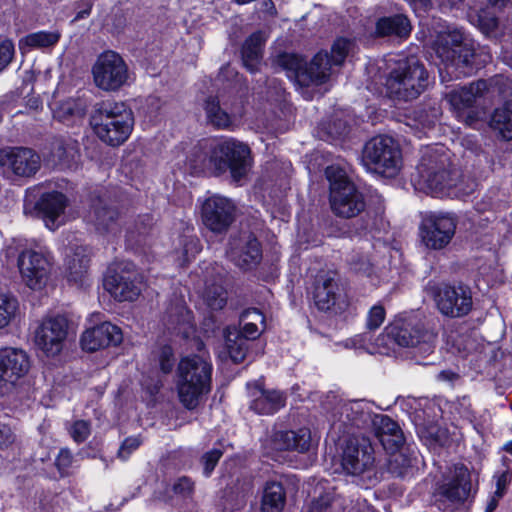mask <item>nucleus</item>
<instances>
[{
    "mask_svg": "<svg viewBox=\"0 0 512 512\" xmlns=\"http://www.w3.org/2000/svg\"><path fill=\"white\" fill-rule=\"evenodd\" d=\"M222 456V451L219 449H212L211 451L206 452L202 458L201 462L204 466V474L205 476H210L218 461Z\"/></svg>",
    "mask_w": 512,
    "mask_h": 512,
    "instance_id": "nucleus-57",
    "label": "nucleus"
},
{
    "mask_svg": "<svg viewBox=\"0 0 512 512\" xmlns=\"http://www.w3.org/2000/svg\"><path fill=\"white\" fill-rule=\"evenodd\" d=\"M470 472L464 465H455L450 479L442 486L441 493L451 502L462 503L471 494Z\"/></svg>",
    "mask_w": 512,
    "mask_h": 512,
    "instance_id": "nucleus-29",
    "label": "nucleus"
},
{
    "mask_svg": "<svg viewBox=\"0 0 512 512\" xmlns=\"http://www.w3.org/2000/svg\"><path fill=\"white\" fill-rule=\"evenodd\" d=\"M435 51L447 68H455L461 75H471L477 68L474 47L459 30L440 33Z\"/></svg>",
    "mask_w": 512,
    "mask_h": 512,
    "instance_id": "nucleus-9",
    "label": "nucleus"
},
{
    "mask_svg": "<svg viewBox=\"0 0 512 512\" xmlns=\"http://www.w3.org/2000/svg\"><path fill=\"white\" fill-rule=\"evenodd\" d=\"M341 512H377L371 505H369L366 501L357 502L356 504H352L350 502L349 505L344 503V508Z\"/></svg>",
    "mask_w": 512,
    "mask_h": 512,
    "instance_id": "nucleus-62",
    "label": "nucleus"
},
{
    "mask_svg": "<svg viewBox=\"0 0 512 512\" xmlns=\"http://www.w3.org/2000/svg\"><path fill=\"white\" fill-rule=\"evenodd\" d=\"M248 320L250 322H255L256 324L259 322L261 324H264L265 318L263 314L256 308H251L245 310L241 314V321Z\"/></svg>",
    "mask_w": 512,
    "mask_h": 512,
    "instance_id": "nucleus-64",
    "label": "nucleus"
},
{
    "mask_svg": "<svg viewBox=\"0 0 512 512\" xmlns=\"http://www.w3.org/2000/svg\"><path fill=\"white\" fill-rule=\"evenodd\" d=\"M95 85L107 92L118 91L130 80L127 63L120 54L107 50L101 53L92 66Z\"/></svg>",
    "mask_w": 512,
    "mask_h": 512,
    "instance_id": "nucleus-12",
    "label": "nucleus"
},
{
    "mask_svg": "<svg viewBox=\"0 0 512 512\" xmlns=\"http://www.w3.org/2000/svg\"><path fill=\"white\" fill-rule=\"evenodd\" d=\"M434 300L439 311L451 318L466 316L473 305L471 288L463 283L436 286Z\"/></svg>",
    "mask_w": 512,
    "mask_h": 512,
    "instance_id": "nucleus-14",
    "label": "nucleus"
},
{
    "mask_svg": "<svg viewBox=\"0 0 512 512\" xmlns=\"http://www.w3.org/2000/svg\"><path fill=\"white\" fill-rule=\"evenodd\" d=\"M441 116L440 106L433 102L414 108L407 116V125L415 128H431Z\"/></svg>",
    "mask_w": 512,
    "mask_h": 512,
    "instance_id": "nucleus-38",
    "label": "nucleus"
},
{
    "mask_svg": "<svg viewBox=\"0 0 512 512\" xmlns=\"http://www.w3.org/2000/svg\"><path fill=\"white\" fill-rule=\"evenodd\" d=\"M88 217L95 230L102 235H116L121 231L122 214L117 205L106 197L93 199Z\"/></svg>",
    "mask_w": 512,
    "mask_h": 512,
    "instance_id": "nucleus-21",
    "label": "nucleus"
},
{
    "mask_svg": "<svg viewBox=\"0 0 512 512\" xmlns=\"http://www.w3.org/2000/svg\"><path fill=\"white\" fill-rule=\"evenodd\" d=\"M157 358L159 361L160 369L163 373L168 374L173 370L175 365V357L171 346H161L157 351Z\"/></svg>",
    "mask_w": 512,
    "mask_h": 512,
    "instance_id": "nucleus-53",
    "label": "nucleus"
},
{
    "mask_svg": "<svg viewBox=\"0 0 512 512\" xmlns=\"http://www.w3.org/2000/svg\"><path fill=\"white\" fill-rule=\"evenodd\" d=\"M210 152L214 162V176L230 172L236 182L243 179L252 166L250 147L232 137H222L210 141Z\"/></svg>",
    "mask_w": 512,
    "mask_h": 512,
    "instance_id": "nucleus-5",
    "label": "nucleus"
},
{
    "mask_svg": "<svg viewBox=\"0 0 512 512\" xmlns=\"http://www.w3.org/2000/svg\"><path fill=\"white\" fill-rule=\"evenodd\" d=\"M250 409L260 415H272L286 405V394L276 389H265L263 383L247 384Z\"/></svg>",
    "mask_w": 512,
    "mask_h": 512,
    "instance_id": "nucleus-24",
    "label": "nucleus"
},
{
    "mask_svg": "<svg viewBox=\"0 0 512 512\" xmlns=\"http://www.w3.org/2000/svg\"><path fill=\"white\" fill-rule=\"evenodd\" d=\"M313 298L319 310L328 311L336 305L342 309L346 302L339 285V275L333 271L318 274L314 283Z\"/></svg>",
    "mask_w": 512,
    "mask_h": 512,
    "instance_id": "nucleus-22",
    "label": "nucleus"
},
{
    "mask_svg": "<svg viewBox=\"0 0 512 512\" xmlns=\"http://www.w3.org/2000/svg\"><path fill=\"white\" fill-rule=\"evenodd\" d=\"M68 320L64 316H55L44 320L36 330L35 342L47 355H58L68 333Z\"/></svg>",
    "mask_w": 512,
    "mask_h": 512,
    "instance_id": "nucleus-20",
    "label": "nucleus"
},
{
    "mask_svg": "<svg viewBox=\"0 0 512 512\" xmlns=\"http://www.w3.org/2000/svg\"><path fill=\"white\" fill-rule=\"evenodd\" d=\"M182 245V253L185 261H189L195 257L201 251V244L197 236L195 235H183L180 240Z\"/></svg>",
    "mask_w": 512,
    "mask_h": 512,
    "instance_id": "nucleus-52",
    "label": "nucleus"
},
{
    "mask_svg": "<svg viewBox=\"0 0 512 512\" xmlns=\"http://www.w3.org/2000/svg\"><path fill=\"white\" fill-rule=\"evenodd\" d=\"M16 440V435L12 429L4 423L0 422V449H6Z\"/></svg>",
    "mask_w": 512,
    "mask_h": 512,
    "instance_id": "nucleus-61",
    "label": "nucleus"
},
{
    "mask_svg": "<svg viewBox=\"0 0 512 512\" xmlns=\"http://www.w3.org/2000/svg\"><path fill=\"white\" fill-rule=\"evenodd\" d=\"M286 503L283 485L277 481H267L263 487L261 512H281Z\"/></svg>",
    "mask_w": 512,
    "mask_h": 512,
    "instance_id": "nucleus-37",
    "label": "nucleus"
},
{
    "mask_svg": "<svg viewBox=\"0 0 512 512\" xmlns=\"http://www.w3.org/2000/svg\"><path fill=\"white\" fill-rule=\"evenodd\" d=\"M375 437L387 451L400 448L404 443V436L399 425L387 415H375L371 418Z\"/></svg>",
    "mask_w": 512,
    "mask_h": 512,
    "instance_id": "nucleus-28",
    "label": "nucleus"
},
{
    "mask_svg": "<svg viewBox=\"0 0 512 512\" xmlns=\"http://www.w3.org/2000/svg\"><path fill=\"white\" fill-rule=\"evenodd\" d=\"M281 67L291 73V77H294L298 82V75L304 71L305 60L295 54H283L278 60Z\"/></svg>",
    "mask_w": 512,
    "mask_h": 512,
    "instance_id": "nucleus-49",
    "label": "nucleus"
},
{
    "mask_svg": "<svg viewBox=\"0 0 512 512\" xmlns=\"http://www.w3.org/2000/svg\"><path fill=\"white\" fill-rule=\"evenodd\" d=\"M488 91L485 80H477L469 85L461 86L448 92L446 100L453 109L456 117L468 126H473L483 119L484 110L477 106L478 101Z\"/></svg>",
    "mask_w": 512,
    "mask_h": 512,
    "instance_id": "nucleus-11",
    "label": "nucleus"
},
{
    "mask_svg": "<svg viewBox=\"0 0 512 512\" xmlns=\"http://www.w3.org/2000/svg\"><path fill=\"white\" fill-rule=\"evenodd\" d=\"M14 45L12 41L0 37V72L12 61L14 56Z\"/></svg>",
    "mask_w": 512,
    "mask_h": 512,
    "instance_id": "nucleus-55",
    "label": "nucleus"
},
{
    "mask_svg": "<svg viewBox=\"0 0 512 512\" xmlns=\"http://www.w3.org/2000/svg\"><path fill=\"white\" fill-rule=\"evenodd\" d=\"M489 127L501 139L512 140V99L494 109L489 120Z\"/></svg>",
    "mask_w": 512,
    "mask_h": 512,
    "instance_id": "nucleus-35",
    "label": "nucleus"
},
{
    "mask_svg": "<svg viewBox=\"0 0 512 512\" xmlns=\"http://www.w3.org/2000/svg\"><path fill=\"white\" fill-rule=\"evenodd\" d=\"M89 263L90 257L86 247H69L64 259V271L68 281L82 283L88 274Z\"/></svg>",
    "mask_w": 512,
    "mask_h": 512,
    "instance_id": "nucleus-30",
    "label": "nucleus"
},
{
    "mask_svg": "<svg viewBox=\"0 0 512 512\" xmlns=\"http://www.w3.org/2000/svg\"><path fill=\"white\" fill-rule=\"evenodd\" d=\"M240 323L242 325V328L238 333L241 334L244 339L248 340H254L260 336V331L258 329V326L255 322H250L248 320L241 321Z\"/></svg>",
    "mask_w": 512,
    "mask_h": 512,
    "instance_id": "nucleus-60",
    "label": "nucleus"
},
{
    "mask_svg": "<svg viewBox=\"0 0 512 512\" xmlns=\"http://www.w3.org/2000/svg\"><path fill=\"white\" fill-rule=\"evenodd\" d=\"M362 163L368 171L385 177H394L402 166L400 146L390 136H375L363 147Z\"/></svg>",
    "mask_w": 512,
    "mask_h": 512,
    "instance_id": "nucleus-7",
    "label": "nucleus"
},
{
    "mask_svg": "<svg viewBox=\"0 0 512 512\" xmlns=\"http://www.w3.org/2000/svg\"><path fill=\"white\" fill-rule=\"evenodd\" d=\"M415 187L437 197L448 196L460 179L459 170L452 164L443 146L427 148L417 167Z\"/></svg>",
    "mask_w": 512,
    "mask_h": 512,
    "instance_id": "nucleus-1",
    "label": "nucleus"
},
{
    "mask_svg": "<svg viewBox=\"0 0 512 512\" xmlns=\"http://www.w3.org/2000/svg\"><path fill=\"white\" fill-rule=\"evenodd\" d=\"M60 34L57 31H39L30 33L20 40V48L27 46L31 49L49 48L57 44Z\"/></svg>",
    "mask_w": 512,
    "mask_h": 512,
    "instance_id": "nucleus-44",
    "label": "nucleus"
},
{
    "mask_svg": "<svg viewBox=\"0 0 512 512\" xmlns=\"http://www.w3.org/2000/svg\"><path fill=\"white\" fill-rule=\"evenodd\" d=\"M339 413L340 420L343 423H350L356 427H360L367 420H371L370 414L363 410L362 403L359 401L342 403L339 407Z\"/></svg>",
    "mask_w": 512,
    "mask_h": 512,
    "instance_id": "nucleus-43",
    "label": "nucleus"
},
{
    "mask_svg": "<svg viewBox=\"0 0 512 512\" xmlns=\"http://www.w3.org/2000/svg\"><path fill=\"white\" fill-rule=\"evenodd\" d=\"M153 226V217L149 214L139 216L133 226L127 228V234L130 240L139 241L137 236H144L148 234Z\"/></svg>",
    "mask_w": 512,
    "mask_h": 512,
    "instance_id": "nucleus-50",
    "label": "nucleus"
},
{
    "mask_svg": "<svg viewBox=\"0 0 512 512\" xmlns=\"http://www.w3.org/2000/svg\"><path fill=\"white\" fill-rule=\"evenodd\" d=\"M410 32V21L402 14L382 17L376 23V33L380 37L406 38Z\"/></svg>",
    "mask_w": 512,
    "mask_h": 512,
    "instance_id": "nucleus-34",
    "label": "nucleus"
},
{
    "mask_svg": "<svg viewBox=\"0 0 512 512\" xmlns=\"http://www.w3.org/2000/svg\"><path fill=\"white\" fill-rule=\"evenodd\" d=\"M142 276L131 264L105 277V289L118 301H134L142 291Z\"/></svg>",
    "mask_w": 512,
    "mask_h": 512,
    "instance_id": "nucleus-19",
    "label": "nucleus"
},
{
    "mask_svg": "<svg viewBox=\"0 0 512 512\" xmlns=\"http://www.w3.org/2000/svg\"><path fill=\"white\" fill-rule=\"evenodd\" d=\"M164 323L168 329L177 333H187L191 325V313L184 305L183 301L178 300L175 304L167 308Z\"/></svg>",
    "mask_w": 512,
    "mask_h": 512,
    "instance_id": "nucleus-39",
    "label": "nucleus"
},
{
    "mask_svg": "<svg viewBox=\"0 0 512 512\" xmlns=\"http://www.w3.org/2000/svg\"><path fill=\"white\" fill-rule=\"evenodd\" d=\"M429 85L424 64L414 56L399 59L385 78L386 95L395 101L408 102L418 98Z\"/></svg>",
    "mask_w": 512,
    "mask_h": 512,
    "instance_id": "nucleus-3",
    "label": "nucleus"
},
{
    "mask_svg": "<svg viewBox=\"0 0 512 512\" xmlns=\"http://www.w3.org/2000/svg\"><path fill=\"white\" fill-rule=\"evenodd\" d=\"M226 349L234 363L245 360L248 352V341L236 329L226 328L224 331Z\"/></svg>",
    "mask_w": 512,
    "mask_h": 512,
    "instance_id": "nucleus-40",
    "label": "nucleus"
},
{
    "mask_svg": "<svg viewBox=\"0 0 512 512\" xmlns=\"http://www.w3.org/2000/svg\"><path fill=\"white\" fill-rule=\"evenodd\" d=\"M31 367L30 357L20 348L0 349V395L12 393Z\"/></svg>",
    "mask_w": 512,
    "mask_h": 512,
    "instance_id": "nucleus-13",
    "label": "nucleus"
},
{
    "mask_svg": "<svg viewBox=\"0 0 512 512\" xmlns=\"http://www.w3.org/2000/svg\"><path fill=\"white\" fill-rule=\"evenodd\" d=\"M417 464V453L409 448H398L391 451L387 461V472L396 478H407L413 475Z\"/></svg>",
    "mask_w": 512,
    "mask_h": 512,
    "instance_id": "nucleus-32",
    "label": "nucleus"
},
{
    "mask_svg": "<svg viewBox=\"0 0 512 512\" xmlns=\"http://www.w3.org/2000/svg\"><path fill=\"white\" fill-rule=\"evenodd\" d=\"M386 311L382 305H374L368 312L366 326L369 330L378 329L385 320Z\"/></svg>",
    "mask_w": 512,
    "mask_h": 512,
    "instance_id": "nucleus-54",
    "label": "nucleus"
},
{
    "mask_svg": "<svg viewBox=\"0 0 512 512\" xmlns=\"http://www.w3.org/2000/svg\"><path fill=\"white\" fill-rule=\"evenodd\" d=\"M474 21L485 36L496 37L498 18L494 14H491L485 10H481L475 15Z\"/></svg>",
    "mask_w": 512,
    "mask_h": 512,
    "instance_id": "nucleus-48",
    "label": "nucleus"
},
{
    "mask_svg": "<svg viewBox=\"0 0 512 512\" xmlns=\"http://www.w3.org/2000/svg\"><path fill=\"white\" fill-rule=\"evenodd\" d=\"M204 110L210 124L218 129H228L231 124V115L224 110L216 97H208L205 101Z\"/></svg>",
    "mask_w": 512,
    "mask_h": 512,
    "instance_id": "nucleus-41",
    "label": "nucleus"
},
{
    "mask_svg": "<svg viewBox=\"0 0 512 512\" xmlns=\"http://www.w3.org/2000/svg\"><path fill=\"white\" fill-rule=\"evenodd\" d=\"M330 186V206L333 213L342 218H352L364 211V195L349 181L344 169L337 165L325 170Z\"/></svg>",
    "mask_w": 512,
    "mask_h": 512,
    "instance_id": "nucleus-6",
    "label": "nucleus"
},
{
    "mask_svg": "<svg viewBox=\"0 0 512 512\" xmlns=\"http://www.w3.org/2000/svg\"><path fill=\"white\" fill-rule=\"evenodd\" d=\"M0 166L22 177L33 176L41 166L40 156L30 148L8 147L0 150Z\"/></svg>",
    "mask_w": 512,
    "mask_h": 512,
    "instance_id": "nucleus-23",
    "label": "nucleus"
},
{
    "mask_svg": "<svg viewBox=\"0 0 512 512\" xmlns=\"http://www.w3.org/2000/svg\"><path fill=\"white\" fill-rule=\"evenodd\" d=\"M436 334L413 319H396L389 324L378 341L389 339L399 347L414 348L421 356L430 355L435 348Z\"/></svg>",
    "mask_w": 512,
    "mask_h": 512,
    "instance_id": "nucleus-10",
    "label": "nucleus"
},
{
    "mask_svg": "<svg viewBox=\"0 0 512 512\" xmlns=\"http://www.w3.org/2000/svg\"><path fill=\"white\" fill-rule=\"evenodd\" d=\"M375 463V451L368 437L356 436L347 441L341 461V465L347 474L359 476L371 472Z\"/></svg>",
    "mask_w": 512,
    "mask_h": 512,
    "instance_id": "nucleus-15",
    "label": "nucleus"
},
{
    "mask_svg": "<svg viewBox=\"0 0 512 512\" xmlns=\"http://www.w3.org/2000/svg\"><path fill=\"white\" fill-rule=\"evenodd\" d=\"M122 341L119 327L110 322H102L85 330L81 336V346L84 350L94 352L108 346H116Z\"/></svg>",
    "mask_w": 512,
    "mask_h": 512,
    "instance_id": "nucleus-26",
    "label": "nucleus"
},
{
    "mask_svg": "<svg viewBox=\"0 0 512 512\" xmlns=\"http://www.w3.org/2000/svg\"><path fill=\"white\" fill-rule=\"evenodd\" d=\"M91 125L101 141L119 146L130 136L134 117L125 103L106 101L97 105L91 116Z\"/></svg>",
    "mask_w": 512,
    "mask_h": 512,
    "instance_id": "nucleus-4",
    "label": "nucleus"
},
{
    "mask_svg": "<svg viewBox=\"0 0 512 512\" xmlns=\"http://www.w3.org/2000/svg\"><path fill=\"white\" fill-rule=\"evenodd\" d=\"M86 113V106L76 99H68L62 102L54 112V117L59 121L69 124L75 119H81Z\"/></svg>",
    "mask_w": 512,
    "mask_h": 512,
    "instance_id": "nucleus-45",
    "label": "nucleus"
},
{
    "mask_svg": "<svg viewBox=\"0 0 512 512\" xmlns=\"http://www.w3.org/2000/svg\"><path fill=\"white\" fill-rule=\"evenodd\" d=\"M187 166L194 175L205 172L214 175V162L210 152V141L200 143L193 148L187 158Z\"/></svg>",
    "mask_w": 512,
    "mask_h": 512,
    "instance_id": "nucleus-36",
    "label": "nucleus"
},
{
    "mask_svg": "<svg viewBox=\"0 0 512 512\" xmlns=\"http://www.w3.org/2000/svg\"><path fill=\"white\" fill-rule=\"evenodd\" d=\"M264 43V34L261 31H257L251 34L242 45V61L251 73H255L258 70L263 56Z\"/></svg>",
    "mask_w": 512,
    "mask_h": 512,
    "instance_id": "nucleus-33",
    "label": "nucleus"
},
{
    "mask_svg": "<svg viewBox=\"0 0 512 512\" xmlns=\"http://www.w3.org/2000/svg\"><path fill=\"white\" fill-rule=\"evenodd\" d=\"M456 225V219L451 215H427L423 218L420 225L421 240L429 249H442L452 240Z\"/></svg>",
    "mask_w": 512,
    "mask_h": 512,
    "instance_id": "nucleus-17",
    "label": "nucleus"
},
{
    "mask_svg": "<svg viewBox=\"0 0 512 512\" xmlns=\"http://www.w3.org/2000/svg\"><path fill=\"white\" fill-rule=\"evenodd\" d=\"M141 442L137 437L126 438L118 450V456L127 459L128 456L140 446Z\"/></svg>",
    "mask_w": 512,
    "mask_h": 512,
    "instance_id": "nucleus-59",
    "label": "nucleus"
},
{
    "mask_svg": "<svg viewBox=\"0 0 512 512\" xmlns=\"http://www.w3.org/2000/svg\"><path fill=\"white\" fill-rule=\"evenodd\" d=\"M203 299L207 306L214 311L221 310L227 304V291L222 285V279L213 282L206 281Z\"/></svg>",
    "mask_w": 512,
    "mask_h": 512,
    "instance_id": "nucleus-42",
    "label": "nucleus"
},
{
    "mask_svg": "<svg viewBox=\"0 0 512 512\" xmlns=\"http://www.w3.org/2000/svg\"><path fill=\"white\" fill-rule=\"evenodd\" d=\"M19 308L18 300L9 294H0V329L7 327L15 318Z\"/></svg>",
    "mask_w": 512,
    "mask_h": 512,
    "instance_id": "nucleus-47",
    "label": "nucleus"
},
{
    "mask_svg": "<svg viewBox=\"0 0 512 512\" xmlns=\"http://www.w3.org/2000/svg\"><path fill=\"white\" fill-rule=\"evenodd\" d=\"M213 366L204 354L183 357L177 366L176 388L179 401L188 410L198 407L212 388Z\"/></svg>",
    "mask_w": 512,
    "mask_h": 512,
    "instance_id": "nucleus-2",
    "label": "nucleus"
},
{
    "mask_svg": "<svg viewBox=\"0 0 512 512\" xmlns=\"http://www.w3.org/2000/svg\"><path fill=\"white\" fill-rule=\"evenodd\" d=\"M345 500L334 493H326L313 500L304 512H341Z\"/></svg>",
    "mask_w": 512,
    "mask_h": 512,
    "instance_id": "nucleus-46",
    "label": "nucleus"
},
{
    "mask_svg": "<svg viewBox=\"0 0 512 512\" xmlns=\"http://www.w3.org/2000/svg\"><path fill=\"white\" fill-rule=\"evenodd\" d=\"M18 267L22 281L33 290L42 289L51 272L49 257L41 252L25 250L18 257Z\"/></svg>",
    "mask_w": 512,
    "mask_h": 512,
    "instance_id": "nucleus-18",
    "label": "nucleus"
},
{
    "mask_svg": "<svg viewBox=\"0 0 512 512\" xmlns=\"http://www.w3.org/2000/svg\"><path fill=\"white\" fill-rule=\"evenodd\" d=\"M73 463V455L68 448H62L55 460V465L61 474H64Z\"/></svg>",
    "mask_w": 512,
    "mask_h": 512,
    "instance_id": "nucleus-58",
    "label": "nucleus"
},
{
    "mask_svg": "<svg viewBox=\"0 0 512 512\" xmlns=\"http://www.w3.org/2000/svg\"><path fill=\"white\" fill-rule=\"evenodd\" d=\"M274 447L277 450H295L300 453L307 452L312 444L311 431L300 428L296 431H277L273 435Z\"/></svg>",
    "mask_w": 512,
    "mask_h": 512,
    "instance_id": "nucleus-31",
    "label": "nucleus"
},
{
    "mask_svg": "<svg viewBox=\"0 0 512 512\" xmlns=\"http://www.w3.org/2000/svg\"><path fill=\"white\" fill-rule=\"evenodd\" d=\"M201 217L205 227L213 233H226L235 221L236 206L226 197L213 195L203 202Z\"/></svg>",
    "mask_w": 512,
    "mask_h": 512,
    "instance_id": "nucleus-16",
    "label": "nucleus"
},
{
    "mask_svg": "<svg viewBox=\"0 0 512 512\" xmlns=\"http://www.w3.org/2000/svg\"><path fill=\"white\" fill-rule=\"evenodd\" d=\"M353 46L351 40L339 38L332 45L331 55L327 51L318 52L309 63L305 62L304 71L298 75V84L308 87L327 82L334 68L343 64Z\"/></svg>",
    "mask_w": 512,
    "mask_h": 512,
    "instance_id": "nucleus-8",
    "label": "nucleus"
},
{
    "mask_svg": "<svg viewBox=\"0 0 512 512\" xmlns=\"http://www.w3.org/2000/svg\"><path fill=\"white\" fill-rule=\"evenodd\" d=\"M510 480H511V474H510L509 470L504 471L501 475L498 476L497 483H496L497 488L495 491L496 496L498 498H501L504 495L506 486L508 485Z\"/></svg>",
    "mask_w": 512,
    "mask_h": 512,
    "instance_id": "nucleus-63",
    "label": "nucleus"
},
{
    "mask_svg": "<svg viewBox=\"0 0 512 512\" xmlns=\"http://www.w3.org/2000/svg\"><path fill=\"white\" fill-rule=\"evenodd\" d=\"M173 491L175 494L188 498L194 492V482L187 476H182L173 484Z\"/></svg>",
    "mask_w": 512,
    "mask_h": 512,
    "instance_id": "nucleus-56",
    "label": "nucleus"
},
{
    "mask_svg": "<svg viewBox=\"0 0 512 512\" xmlns=\"http://www.w3.org/2000/svg\"><path fill=\"white\" fill-rule=\"evenodd\" d=\"M229 254L232 261L243 269L256 265L262 256L260 243L251 232H242L232 237Z\"/></svg>",
    "mask_w": 512,
    "mask_h": 512,
    "instance_id": "nucleus-25",
    "label": "nucleus"
},
{
    "mask_svg": "<svg viewBox=\"0 0 512 512\" xmlns=\"http://www.w3.org/2000/svg\"><path fill=\"white\" fill-rule=\"evenodd\" d=\"M70 437L77 444L85 442L91 434V423L86 420H76L68 428Z\"/></svg>",
    "mask_w": 512,
    "mask_h": 512,
    "instance_id": "nucleus-51",
    "label": "nucleus"
},
{
    "mask_svg": "<svg viewBox=\"0 0 512 512\" xmlns=\"http://www.w3.org/2000/svg\"><path fill=\"white\" fill-rule=\"evenodd\" d=\"M68 200L61 192H48L36 203V209L50 230H56L64 223V211Z\"/></svg>",
    "mask_w": 512,
    "mask_h": 512,
    "instance_id": "nucleus-27",
    "label": "nucleus"
}]
</instances>
